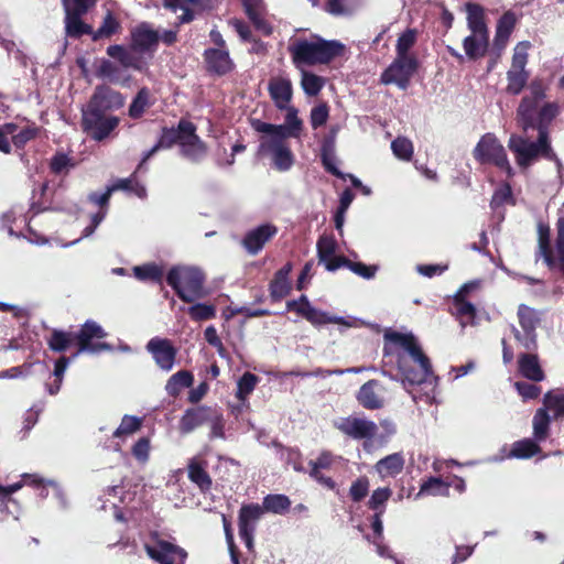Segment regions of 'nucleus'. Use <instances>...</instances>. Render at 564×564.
<instances>
[{"mask_svg":"<svg viewBox=\"0 0 564 564\" xmlns=\"http://www.w3.org/2000/svg\"><path fill=\"white\" fill-rule=\"evenodd\" d=\"M539 241H538V257L542 258L547 267L552 268L555 264V260L552 254V248L550 242V230L549 228L539 226Z\"/></svg>","mask_w":564,"mask_h":564,"instance_id":"a19ab883","label":"nucleus"},{"mask_svg":"<svg viewBox=\"0 0 564 564\" xmlns=\"http://www.w3.org/2000/svg\"><path fill=\"white\" fill-rule=\"evenodd\" d=\"M210 410L206 406L192 408L185 411L180 420V431L183 434H188L195 429L207 423L210 419Z\"/></svg>","mask_w":564,"mask_h":564,"instance_id":"b1692460","label":"nucleus"},{"mask_svg":"<svg viewBox=\"0 0 564 564\" xmlns=\"http://www.w3.org/2000/svg\"><path fill=\"white\" fill-rule=\"evenodd\" d=\"M74 334L78 344V350L74 358L82 352L98 354L102 350H111V346L107 343H94V339H101L107 336L104 328L95 321H86L82 328Z\"/></svg>","mask_w":564,"mask_h":564,"instance_id":"1a4fd4ad","label":"nucleus"},{"mask_svg":"<svg viewBox=\"0 0 564 564\" xmlns=\"http://www.w3.org/2000/svg\"><path fill=\"white\" fill-rule=\"evenodd\" d=\"M301 85L306 95L315 96L323 87V79L315 74L303 72Z\"/></svg>","mask_w":564,"mask_h":564,"instance_id":"4d7b16f0","label":"nucleus"},{"mask_svg":"<svg viewBox=\"0 0 564 564\" xmlns=\"http://www.w3.org/2000/svg\"><path fill=\"white\" fill-rule=\"evenodd\" d=\"M268 89L275 106L281 110L286 109L292 98V84L290 79L274 77L269 82Z\"/></svg>","mask_w":564,"mask_h":564,"instance_id":"5701e85b","label":"nucleus"},{"mask_svg":"<svg viewBox=\"0 0 564 564\" xmlns=\"http://www.w3.org/2000/svg\"><path fill=\"white\" fill-rule=\"evenodd\" d=\"M98 76L113 84L124 85L130 80V76L118 65L110 61H102L98 68Z\"/></svg>","mask_w":564,"mask_h":564,"instance_id":"58836bf2","label":"nucleus"},{"mask_svg":"<svg viewBox=\"0 0 564 564\" xmlns=\"http://www.w3.org/2000/svg\"><path fill=\"white\" fill-rule=\"evenodd\" d=\"M536 107L538 104L534 102V99H529V97L521 99L517 110V118L524 131L535 127Z\"/></svg>","mask_w":564,"mask_h":564,"instance_id":"e433bc0d","label":"nucleus"},{"mask_svg":"<svg viewBox=\"0 0 564 564\" xmlns=\"http://www.w3.org/2000/svg\"><path fill=\"white\" fill-rule=\"evenodd\" d=\"M181 134H183V132L181 131L180 126L177 127L176 130L170 129L163 131L159 142L145 153L144 160H149L160 149H167L172 147L174 143H178L181 145Z\"/></svg>","mask_w":564,"mask_h":564,"instance_id":"a18cd8bd","label":"nucleus"},{"mask_svg":"<svg viewBox=\"0 0 564 564\" xmlns=\"http://www.w3.org/2000/svg\"><path fill=\"white\" fill-rule=\"evenodd\" d=\"M551 412L554 419L564 415V393L561 391H550L543 398V408Z\"/></svg>","mask_w":564,"mask_h":564,"instance_id":"c03bdc74","label":"nucleus"},{"mask_svg":"<svg viewBox=\"0 0 564 564\" xmlns=\"http://www.w3.org/2000/svg\"><path fill=\"white\" fill-rule=\"evenodd\" d=\"M262 505L265 512L283 514L290 509L291 500L281 494L268 495L263 498Z\"/></svg>","mask_w":564,"mask_h":564,"instance_id":"79ce46f5","label":"nucleus"},{"mask_svg":"<svg viewBox=\"0 0 564 564\" xmlns=\"http://www.w3.org/2000/svg\"><path fill=\"white\" fill-rule=\"evenodd\" d=\"M333 425L340 433L354 440H369L377 433V424L364 416L338 417L333 422Z\"/></svg>","mask_w":564,"mask_h":564,"instance_id":"f8f14e48","label":"nucleus"},{"mask_svg":"<svg viewBox=\"0 0 564 564\" xmlns=\"http://www.w3.org/2000/svg\"><path fill=\"white\" fill-rule=\"evenodd\" d=\"M473 156L480 164L496 165L506 172L509 177L514 174L503 145L492 133H486L480 138L473 150Z\"/></svg>","mask_w":564,"mask_h":564,"instance_id":"39448f33","label":"nucleus"},{"mask_svg":"<svg viewBox=\"0 0 564 564\" xmlns=\"http://www.w3.org/2000/svg\"><path fill=\"white\" fill-rule=\"evenodd\" d=\"M404 463L401 453H393L378 460L375 468L381 478L394 477L402 471Z\"/></svg>","mask_w":564,"mask_h":564,"instance_id":"cd10ccee","label":"nucleus"},{"mask_svg":"<svg viewBox=\"0 0 564 564\" xmlns=\"http://www.w3.org/2000/svg\"><path fill=\"white\" fill-rule=\"evenodd\" d=\"M65 30L66 34L72 37H78L83 34H93V30L89 25L85 24L76 9L65 8Z\"/></svg>","mask_w":564,"mask_h":564,"instance_id":"473e14b6","label":"nucleus"},{"mask_svg":"<svg viewBox=\"0 0 564 564\" xmlns=\"http://www.w3.org/2000/svg\"><path fill=\"white\" fill-rule=\"evenodd\" d=\"M241 2L253 25L264 34H269L271 32V28L264 20L263 0H241Z\"/></svg>","mask_w":564,"mask_h":564,"instance_id":"a878e982","label":"nucleus"},{"mask_svg":"<svg viewBox=\"0 0 564 564\" xmlns=\"http://www.w3.org/2000/svg\"><path fill=\"white\" fill-rule=\"evenodd\" d=\"M290 292V283L288 279H283L282 274H275L270 284V294L273 300H281Z\"/></svg>","mask_w":564,"mask_h":564,"instance_id":"774afa93","label":"nucleus"},{"mask_svg":"<svg viewBox=\"0 0 564 564\" xmlns=\"http://www.w3.org/2000/svg\"><path fill=\"white\" fill-rule=\"evenodd\" d=\"M467 25L470 33L489 34L487 24L485 22L484 8L477 3H467Z\"/></svg>","mask_w":564,"mask_h":564,"instance_id":"7c9ffc66","label":"nucleus"},{"mask_svg":"<svg viewBox=\"0 0 564 564\" xmlns=\"http://www.w3.org/2000/svg\"><path fill=\"white\" fill-rule=\"evenodd\" d=\"M187 308V314L194 322L213 319L216 316V306L208 303L194 302Z\"/></svg>","mask_w":564,"mask_h":564,"instance_id":"09e8293b","label":"nucleus"},{"mask_svg":"<svg viewBox=\"0 0 564 564\" xmlns=\"http://www.w3.org/2000/svg\"><path fill=\"white\" fill-rule=\"evenodd\" d=\"M488 46L489 34L470 33L463 42L465 54L470 59L482 57L486 54Z\"/></svg>","mask_w":564,"mask_h":564,"instance_id":"bb28decb","label":"nucleus"},{"mask_svg":"<svg viewBox=\"0 0 564 564\" xmlns=\"http://www.w3.org/2000/svg\"><path fill=\"white\" fill-rule=\"evenodd\" d=\"M517 21V14L511 10L506 11L498 20L496 25V34L492 42V53L497 57H499L507 47L509 39L516 28Z\"/></svg>","mask_w":564,"mask_h":564,"instance_id":"6ab92c4d","label":"nucleus"},{"mask_svg":"<svg viewBox=\"0 0 564 564\" xmlns=\"http://www.w3.org/2000/svg\"><path fill=\"white\" fill-rule=\"evenodd\" d=\"M258 382L259 378L256 375L251 372L243 373L237 382V399L245 402L248 395L254 390Z\"/></svg>","mask_w":564,"mask_h":564,"instance_id":"603ef678","label":"nucleus"},{"mask_svg":"<svg viewBox=\"0 0 564 564\" xmlns=\"http://www.w3.org/2000/svg\"><path fill=\"white\" fill-rule=\"evenodd\" d=\"M391 495L392 491L388 487L376 489L368 501V507L375 511H379L380 509L384 511V505Z\"/></svg>","mask_w":564,"mask_h":564,"instance_id":"338daca9","label":"nucleus"},{"mask_svg":"<svg viewBox=\"0 0 564 564\" xmlns=\"http://www.w3.org/2000/svg\"><path fill=\"white\" fill-rule=\"evenodd\" d=\"M365 3V0H327L325 10L334 17H350Z\"/></svg>","mask_w":564,"mask_h":564,"instance_id":"f704fd0d","label":"nucleus"},{"mask_svg":"<svg viewBox=\"0 0 564 564\" xmlns=\"http://www.w3.org/2000/svg\"><path fill=\"white\" fill-rule=\"evenodd\" d=\"M134 276L140 281H151L160 283L163 279V269L154 262L135 265L133 268Z\"/></svg>","mask_w":564,"mask_h":564,"instance_id":"37998d69","label":"nucleus"},{"mask_svg":"<svg viewBox=\"0 0 564 564\" xmlns=\"http://www.w3.org/2000/svg\"><path fill=\"white\" fill-rule=\"evenodd\" d=\"M393 154L400 160L409 161L413 154L412 142L406 138H397L391 143Z\"/></svg>","mask_w":564,"mask_h":564,"instance_id":"bf43d9fd","label":"nucleus"},{"mask_svg":"<svg viewBox=\"0 0 564 564\" xmlns=\"http://www.w3.org/2000/svg\"><path fill=\"white\" fill-rule=\"evenodd\" d=\"M133 46L141 51L152 50L159 42V33L147 24H141L132 32Z\"/></svg>","mask_w":564,"mask_h":564,"instance_id":"c85d7f7f","label":"nucleus"},{"mask_svg":"<svg viewBox=\"0 0 564 564\" xmlns=\"http://www.w3.org/2000/svg\"><path fill=\"white\" fill-rule=\"evenodd\" d=\"M141 426V420L137 416L124 415L121 420L120 425L113 432L115 437H121L124 435H130L138 431Z\"/></svg>","mask_w":564,"mask_h":564,"instance_id":"680f3d73","label":"nucleus"},{"mask_svg":"<svg viewBox=\"0 0 564 564\" xmlns=\"http://www.w3.org/2000/svg\"><path fill=\"white\" fill-rule=\"evenodd\" d=\"M261 133L258 153L268 156L271 160L272 167L276 171L286 172L291 170L295 163V155L289 144V138L273 132Z\"/></svg>","mask_w":564,"mask_h":564,"instance_id":"20e7f679","label":"nucleus"},{"mask_svg":"<svg viewBox=\"0 0 564 564\" xmlns=\"http://www.w3.org/2000/svg\"><path fill=\"white\" fill-rule=\"evenodd\" d=\"M147 350L153 356L155 364L162 370H172L176 357V349L169 339L154 337L148 341Z\"/></svg>","mask_w":564,"mask_h":564,"instance_id":"a211bd4d","label":"nucleus"},{"mask_svg":"<svg viewBox=\"0 0 564 564\" xmlns=\"http://www.w3.org/2000/svg\"><path fill=\"white\" fill-rule=\"evenodd\" d=\"M337 242L330 236H322L317 241V254L319 262L325 264L328 271H335L341 267V262L345 258L334 257L336 251Z\"/></svg>","mask_w":564,"mask_h":564,"instance_id":"4be33fe9","label":"nucleus"},{"mask_svg":"<svg viewBox=\"0 0 564 564\" xmlns=\"http://www.w3.org/2000/svg\"><path fill=\"white\" fill-rule=\"evenodd\" d=\"M383 362L384 366L395 367L399 376L394 377L384 369L381 373L401 382L414 402L424 399L426 403H432L435 400L438 378L420 341L411 332L384 330Z\"/></svg>","mask_w":564,"mask_h":564,"instance_id":"f257e3e1","label":"nucleus"},{"mask_svg":"<svg viewBox=\"0 0 564 564\" xmlns=\"http://www.w3.org/2000/svg\"><path fill=\"white\" fill-rule=\"evenodd\" d=\"M276 232L278 228L274 225L262 224L247 231L241 243L249 254L256 256Z\"/></svg>","mask_w":564,"mask_h":564,"instance_id":"f3484780","label":"nucleus"},{"mask_svg":"<svg viewBox=\"0 0 564 564\" xmlns=\"http://www.w3.org/2000/svg\"><path fill=\"white\" fill-rule=\"evenodd\" d=\"M384 388L378 380H369L364 383L358 393V402L368 410L381 409L384 404Z\"/></svg>","mask_w":564,"mask_h":564,"instance_id":"aec40b11","label":"nucleus"},{"mask_svg":"<svg viewBox=\"0 0 564 564\" xmlns=\"http://www.w3.org/2000/svg\"><path fill=\"white\" fill-rule=\"evenodd\" d=\"M149 91L142 88L129 107V115L132 118H139L144 112L145 108L149 107Z\"/></svg>","mask_w":564,"mask_h":564,"instance_id":"052dcab7","label":"nucleus"},{"mask_svg":"<svg viewBox=\"0 0 564 564\" xmlns=\"http://www.w3.org/2000/svg\"><path fill=\"white\" fill-rule=\"evenodd\" d=\"M518 319L522 332L512 327L516 339L527 349L533 350L536 348V327L541 322L540 313L525 305L520 304L518 307Z\"/></svg>","mask_w":564,"mask_h":564,"instance_id":"6e6552de","label":"nucleus"},{"mask_svg":"<svg viewBox=\"0 0 564 564\" xmlns=\"http://www.w3.org/2000/svg\"><path fill=\"white\" fill-rule=\"evenodd\" d=\"M118 124V117L106 116L105 113L87 108L83 110V128L97 141H101L107 138Z\"/></svg>","mask_w":564,"mask_h":564,"instance_id":"9b49d317","label":"nucleus"},{"mask_svg":"<svg viewBox=\"0 0 564 564\" xmlns=\"http://www.w3.org/2000/svg\"><path fill=\"white\" fill-rule=\"evenodd\" d=\"M285 123L272 124L257 120L252 127L257 132H273L285 138H299L302 130V120L297 117V110L288 106Z\"/></svg>","mask_w":564,"mask_h":564,"instance_id":"ddd939ff","label":"nucleus"},{"mask_svg":"<svg viewBox=\"0 0 564 564\" xmlns=\"http://www.w3.org/2000/svg\"><path fill=\"white\" fill-rule=\"evenodd\" d=\"M123 105L124 98L120 93L106 86H99L95 89L87 109L105 113L109 110L119 109Z\"/></svg>","mask_w":564,"mask_h":564,"instance_id":"dca6fc26","label":"nucleus"},{"mask_svg":"<svg viewBox=\"0 0 564 564\" xmlns=\"http://www.w3.org/2000/svg\"><path fill=\"white\" fill-rule=\"evenodd\" d=\"M295 64H318V37L312 41L297 40L289 47Z\"/></svg>","mask_w":564,"mask_h":564,"instance_id":"412c9836","label":"nucleus"},{"mask_svg":"<svg viewBox=\"0 0 564 564\" xmlns=\"http://www.w3.org/2000/svg\"><path fill=\"white\" fill-rule=\"evenodd\" d=\"M74 340H76L74 333L55 329L48 339V346L52 350L62 352L65 351Z\"/></svg>","mask_w":564,"mask_h":564,"instance_id":"3c124183","label":"nucleus"},{"mask_svg":"<svg viewBox=\"0 0 564 564\" xmlns=\"http://www.w3.org/2000/svg\"><path fill=\"white\" fill-rule=\"evenodd\" d=\"M181 134V153L184 158L192 162H198L206 155V147L195 134V126L189 121H180Z\"/></svg>","mask_w":564,"mask_h":564,"instance_id":"4468645a","label":"nucleus"},{"mask_svg":"<svg viewBox=\"0 0 564 564\" xmlns=\"http://www.w3.org/2000/svg\"><path fill=\"white\" fill-rule=\"evenodd\" d=\"M518 365L520 373L527 379L536 382L544 379V373L540 367L536 355L521 354L518 359Z\"/></svg>","mask_w":564,"mask_h":564,"instance_id":"c756f323","label":"nucleus"},{"mask_svg":"<svg viewBox=\"0 0 564 564\" xmlns=\"http://www.w3.org/2000/svg\"><path fill=\"white\" fill-rule=\"evenodd\" d=\"M39 132V129L34 124L20 126L17 134H14L13 144L17 148L24 147L29 141L33 140Z\"/></svg>","mask_w":564,"mask_h":564,"instance_id":"0e129e2a","label":"nucleus"},{"mask_svg":"<svg viewBox=\"0 0 564 564\" xmlns=\"http://www.w3.org/2000/svg\"><path fill=\"white\" fill-rule=\"evenodd\" d=\"M188 477L203 491L208 490L212 486V479L206 470L196 462H192L188 466Z\"/></svg>","mask_w":564,"mask_h":564,"instance_id":"864d4df0","label":"nucleus"},{"mask_svg":"<svg viewBox=\"0 0 564 564\" xmlns=\"http://www.w3.org/2000/svg\"><path fill=\"white\" fill-rule=\"evenodd\" d=\"M541 448L536 444V441H533L531 438H524L521 441L516 442L512 445V449L509 454V457L514 458H530L534 456L535 454L540 453Z\"/></svg>","mask_w":564,"mask_h":564,"instance_id":"49530a36","label":"nucleus"},{"mask_svg":"<svg viewBox=\"0 0 564 564\" xmlns=\"http://www.w3.org/2000/svg\"><path fill=\"white\" fill-rule=\"evenodd\" d=\"M193 380V375L189 371H177L167 380L165 390L169 395L176 397L184 388L191 387Z\"/></svg>","mask_w":564,"mask_h":564,"instance_id":"ea45409f","label":"nucleus"},{"mask_svg":"<svg viewBox=\"0 0 564 564\" xmlns=\"http://www.w3.org/2000/svg\"><path fill=\"white\" fill-rule=\"evenodd\" d=\"M204 281L205 276L199 269L186 265L172 268L166 276L167 284L186 303H194L207 295Z\"/></svg>","mask_w":564,"mask_h":564,"instance_id":"7ed1b4c3","label":"nucleus"},{"mask_svg":"<svg viewBox=\"0 0 564 564\" xmlns=\"http://www.w3.org/2000/svg\"><path fill=\"white\" fill-rule=\"evenodd\" d=\"M208 68L219 75L226 74L232 68V62L227 51L223 48H209L205 52Z\"/></svg>","mask_w":564,"mask_h":564,"instance_id":"393cba45","label":"nucleus"},{"mask_svg":"<svg viewBox=\"0 0 564 564\" xmlns=\"http://www.w3.org/2000/svg\"><path fill=\"white\" fill-rule=\"evenodd\" d=\"M449 488L451 484L445 482L441 477H429L422 482L419 492L415 495V499H420L423 496L447 497L449 495Z\"/></svg>","mask_w":564,"mask_h":564,"instance_id":"72a5a7b5","label":"nucleus"},{"mask_svg":"<svg viewBox=\"0 0 564 564\" xmlns=\"http://www.w3.org/2000/svg\"><path fill=\"white\" fill-rule=\"evenodd\" d=\"M121 29L120 22L112 15L110 11L104 18L101 25L97 29L96 32H93V39H109L113 34L118 33Z\"/></svg>","mask_w":564,"mask_h":564,"instance_id":"8fccbe9b","label":"nucleus"},{"mask_svg":"<svg viewBox=\"0 0 564 564\" xmlns=\"http://www.w3.org/2000/svg\"><path fill=\"white\" fill-rule=\"evenodd\" d=\"M551 417L545 409H539L533 416V436L536 442L547 437Z\"/></svg>","mask_w":564,"mask_h":564,"instance_id":"de8ad7c7","label":"nucleus"},{"mask_svg":"<svg viewBox=\"0 0 564 564\" xmlns=\"http://www.w3.org/2000/svg\"><path fill=\"white\" fill-rule=\"evenodd\" d=\"M417 68L415 57L397 56L390 66L382 73L381 82L386 85L394 84L405 90Z\"/></svg>","mask_w":564,"mask_h":564,"instance_id":"9d476101","label":"nucleus"},{"mask_svg":"<svg viewBox=\"0 0 564 564\" xmlns=\"http://www.w3.org/2000/svg\"><path fill=\"white\" fill-rule=\"evenodd\" d=\"M508 148L514 154L517 164L522 169L529 167L541 155L555 162L558 174L563 170L561 160L552 151L547 131L542 129L536 141H529L523 137L512 134Z\"/></svg>","mask_w":564,"mask_h":564,"instance_id":"f03ea898","label":"nucleus"},{"mask_svg":"<svg viewBox=\"0 0 564 564\" xmlns=\"http://www.w3.org/2000/svg\"><path fill=\"white\" fill-rule=\"evenodd\" d=\"M416 41V32L412 29L406 30L402 33L397 42V56L400 57H414L409 53L410 48Z\"/></svg>","mask_w":564,"mask_h":564,"instance_id":"6e6d98bb","label":"nucleus"},{"mask_svg":"<svg viewBox=\"0 0 564 564\" xmlns=\"http://www.w3.org/2000/svg\"><path fill=\"white\" fill-rule=\"evenodd\" d=\"M321 159L323 166L327 172L337 177H345V175L337 167L338 160L336 156V149L334 145V137L324 139L321 149Z\"/></svg>","mask_w":564,"mask_h":564,"instance_id":"2f4dec72","label":"nucleus"},{"mask_svg":"<svg viewBox=\"0 0 564 564\" xmlns=\"http://www.w3.org/2000/svg\"><path fill=\"white\" fill-rule=\"evenodd\" d=\"M345 53V45L336 40H324L318 37V64L329 63L332 59Z\"/></svg>","mask_w":564,"mask_h":564,"instance_id":"c9c22d12","label":"nucleus"},{"mask_svg":"<svg viewBox=\"0 0 564 564\" xmlns=\"http://www.w3.org/2000/svg\"><path fill=\"white\" fill-rule=\"evenodd\" d=\"M148 555L159 564H185L187 553L166 541H158L155 544L145 545Z\"/></svg>","mask_w":564,"mask_h":564,"instance_id":"2eb2a0df","label":"nucleus"},{"mask_svg":"<svg viewBox=\"0 0 564 564\" xmlns=\"http://www.w3.org/2000/svg\"><path fill=\"white\" fill-rule=\"evenodd\" d=\"M369 480L367 477L361 476L357 478L349 488V496L352 501H361L369 492Z\"/></svg>","mask_w":564,"mask_h":564,"instance_id":"69168bd1","label":"nucleus"},{"mask_svg":"<svg viewBox=\"0 0 564 564\" xmlns=\"http://www.w3.org/2000/svg\"><path fill=\"white\" fill-rule=\"evenodd\" d=\"M22 478L24 479V482L30 486H34L40 488V496L42 498L47 497V489L46 486H51L54 490L55 497L59 500L61 506L65 507V498L62 489L55 484L53 480H44L36 474H24L22 475Z\"/></svg>","mask_w":564,"mask_h":564,"instance_id":"4c0bfd02","label":"nucleus"},{"mask_svg":"<svg viewBox=\"0 0 564 564\" xmlns=\"http://www.w3.org/2000/svg\"><path fill=\"white\" fill-rule=\"evenodd\" d=\"M503 204H514L512 191L508 183H503L499 188L495 191L490 203L492 208H498Z\"/></svg>","mask_w":564,"mask_h":564,"instance_id":"e2e57ef3","label":"nucleus"},{"mask_svg":"<svg viewBox=\"0 0 564 564\" xmlns=\"http://www.w3.org/2000/svg\"><path fill=\"white\" fill-rule=\"evenodd\" d=\"M530 48L531 43L529 41L519 42L513 48L511 66L507 72L508 85L506 90L510 95H519L529 80L530 74L525 67Z\"/></svg>","mask_w":564,"mask_h":564,"instance_id":"0eeeda50","label":"nucleus"},{"mask_svg":"<svg viewBox=\"0 0 564 564\" xmlns=\"http://www.w3.org/2000/svg\"><path fill=\"white\" fill-rule=\"evenodd\" d=\"M264 512L265 510L263 509V505L260 506L258 503H251L243 506L240 509L239 523L252 524L251 522L259 520Z\"/></svg>","mask_w":564,"mask_h":564,"instance_id":"13d9d810","label":"nucleus"},{"mask_svg":"<svg viewBox=\"0 0 564 564\" xmlns=\"http://www.w3.org/2000/svg\"><path fill=\"white\" fill-rule=\"evenodd\" d=\"M558 115V106L555 102L545 104L538 113V123H535L539 133L541 129L547 131V124Z\"/></svg>","mask_w":564,"mask_h":564,"instance_id":"5fc2aeb1","label":"nucleus"},{"mask_svg":"<svg viewBox=\"0 0 564 564\" xmlns=\"http://www.w3.org/2000/svg\"><path fill=\"white\" fill-rule=\"evenodd\" d=\"M288 308L295 311L303 316L314 326H322L326 324H336L340 326V330L346 328L356 327L358 319L351 316L343 317L330 314L329 312L321 311L311 305L305 295H302L296 301L288 302Z\"/></svg>","mask_w":564,"mask_h":564,"instance_id":"423d86ee","label":"nucleus"}]
</instances>
